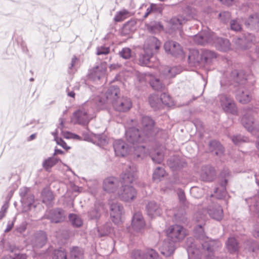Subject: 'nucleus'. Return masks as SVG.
Wrapping results in <instances>:
<instances>
[{
    "label": "nucleus",
    "instance_id": "obj_37",
    "mask_svg": "<svg viewBox=\"0 0 259 259\" xmlns=\"http://www.w3.org/2000/svg\"><path fill=\"white\" fill-rule=\"evenodd\" d=\"M209 146L211 151L215 150L214 153L216 155L220 156L224 152V147L220 142L216 140H212L209 142Z\"/></svg>",
    "mask_w": 259,
    "mask_h": 259
},
{
    "label": "nucleus",
    "instance_id": "obj_57",
    "mask_svg": "<svg viewBox=\"0 0 259 259\" xmlns=\"http://www.w3.org/2000/svg\"><path fill=\"white\" fill-rule=\"evenodd\" d=\"M230 28L231 29L235 31H239L241 30V25L239 22L238 20L234 19L230 21Z\"/></svg>",
    "mask_w": 259,
    "mask_h": 259
},
{
    "label": "nucleus",
    "instance_id": "obj_13",
    "mask_svg": "<svg viewBox=\"0 0 259 259\" xmlns=\"http://www.w3.org/2000/svg\"><path fill=\"white\" fill-rule=\"evenodd\" d=\"M200 178L204 182L213 181L216 178L214 168L209 165L202 166L200 170Z\"/></svg>",
    "mask_w": 259,
    "mask_h": 259
},
{
    "label": "nucleus",
    "instance_id": "obj_25",
    "mask_svg": "<svg viewBox=\"0 0 259 259\" xmlns=\"http://www.w3.org/2000/svg\"><path fill=\"white\" fill-rule=\"evenodd\" d=\"M146 211L147 214L152 218L156 216H159L162 213V209L159 204L154 201H151L148 203L146 205Z\"/></svg>",
    "mask_w": 259,
    "mask_h": 259
},
{
    "label": "nucleus",
    "instance_id": "obj_41",
    "mask_svg": "<svg viewBox=\"0 0 259 259\" xmlns=\"http://www.w3.org/2000/svg\"><path fill=\"white\" fill-rule=\"evenodd\" d=\"M169 166L175 169L181 168L186 165V163L184 161L181 160L178 157H173L170 158L168 161Z\"/></svg>",
    "mask_w": 259,
    "mask_h": 259
},
{
    "label": "nucleus",
    "instance_id": "obj_3",
    "mask_svg": "<svg viewBox=\"0 0 259 259\" xmlns=\"http://www.w3.org/2000/svg\"><path fill=\"white\" fill-rule=\"evenodd\" d=\"M105 101L97 97L84 103L82 107L74 112L72 120L75 123L85 125L95 116V112L105 107Z\"/></svg>",
    "mask_w": 259,
    "mask_h": 259
},
{
    "label": "nucleus",
    "instance_id": "obj_18",
    "mask_svg": "<svg viewBox=\"0 0 259 259\" xmlns=\"http://www.w3.org/2000/svg\"><path fill=\"white\" fill-rule=\"evenodd\" d=\"M110 217L115 224H118L121 221V215L123 211V206L119 203L110 204Z\"/></svg>",
    "mask_w": 259,
    "mask_h": 259
},
{
    "label": "nucleus",
    "instance_id": "obj_11",
    "mask_svg": "<svg viewBox=\"0 0 259 259\" xmlns=\"http://www.w3.org/2000/svg\"><path fill=\"white\" fill-rule=\"evenodd\" d=\"M65 217L64 210L61 208L51 209L47 211L44 215L45 218L50 220L51 222L55 223L63 222Z\"/></svg>",
    "mask_w": 259,
    "mask_h": 259
},
{
    "label": "nucleus",
    "instance_id": "obj_34",
    "mask_svg": "<svg viewBox=\"0 0 259 259\" xmlns=\"http://www.w3.org/2000/svg\"><path fill=\"white\" fill-rule=\"evenodd\" d=\"M188 60L190 63L194 64L202 63L201 50L193 49L190 51L188 56Z\"/></svg>",
    "mask_w": 259,
    "mask_h": 259
},
{
    "label": "nucleus",
    "instance_id": "obj_53",
    "mask_svg": "<svg viewBox=\"0 0 259 259\" xmlns=\"http://www.w3.org/2000/svg\"><path fill=\"white\" fill-rule=\"evenodd\" d=\"M150 157L154 162L158 164H160L163 161L164 158V154L163 152L161 151H158L156 154H151Z\"/></svg>",
    "mask_w": 259,
    "mask_h": 259
},
{
    "label": "nucleus",
    "instance_id": "obj_64",
    "mask_svg": "<svg viewBox=\"0 0 259 259\" xmlns=\"http://www.w3.org/2000/svg\"><path fill=\"white\" fill-rule=\"evenodd\" d=\"M29 191V189L27 187H23L20 189L19 195L22 199L25 200Z\"/></svg>",
    "mask_w": 259,
    "mask_h": 259
},
{
    "label": "nucleus",
    "instance_id": "obj_61",
    "mask_svg": "<svg viewBox=\"0 0 259 259\" xmlns=\"http://www.w3.org/2000/svg\"><path fill=\"white\" fill-rule=\"evenodd\" d=\"M127 12L125 11H120L117 13L114 17V20L116 22H121L125 18V15Z\"/></svg>",
    "mask_w": 259,
    "mask_h": 259
},
{
    "label": "nucleus",
    "instance_id": "obj_26",
    "mask_svg": "<svg viewBox=\"0 0 259 259\" xmlns=\"http://www.w3.org/2000/svg\"><path fill=\"white\" fill-rule=\"evenodd\" d=\"M132 225L133 229L136 231H140L144 228L145 223L141 212H137L134 214Z\"/></svg>",
    "mask_w": 259,
    "mask_h": 259
},
{
    "label": "nucleus",
    "instance_id": "obj_4",
    "mask_svg": "<svg viewBox=\"0 0 259 259\" xmlns=\"http://www.w3.org/2000/svg\"><path fill=\"white\" fill-rule=\"evenodd\" d=\"M136 171V167L134 164H131L122 172L121 182L122 187L117 192L118 196L121 200L128 202L136 197V190L128 185L134 181Z\"/></svg>",
    "mask_w": 259,
    "mask_h": 259
},
{
    "label": "nucleus",
    "instance_id": "obj_50",
    "mask_svg": "<svg viewBox=\"0 0 259 259\" xmlns=\"http://www.w3.org/2000/svg\"><path fill=\"white\" fill-rule=\"evenodd\" d=\"M256 183L259 186V180L256 179ZM252 200L254 203L249 206L250 210L255 211L259 217V194L258 197H255Z\"/></svg>",
    "mask_w": 259,
    "mask_h": 259
},
{
    "label": "nucleus",
    "instance_id": "obj_9",
    "mask_svg": "<svg viewBox=\"0 0 259 259\" xmlns=\"http://www.w3.org/2000/svg\"><path fill=\"white\" fill-rule=\"evenodd\" d=\"M166 233L167 239L174 243L182 240L186 235L184 228L178 225L170 226L167 229Z\"/></svg>",
    "mask_w": 259,
    "mask_h": 259
},
{
    "label": "nucleus",
    "instance_id": "obj_62",
    "mask_svg": "<svg viewBox=\"0 0 259 259\" xmlns=\"http://www.w3.org/2000/svg\"><path fill=\"white\" fill-rule=\"evenodd\" d=\"M2 259H27V256L25 254H15L13 256L7 255Z\"/></svg>",
    "mask_w": 259,
    "mask_h": 259
},
{
    "label": "nucleus",
    "instance_id": "obj_58",
    "mask_svg": "<svg viewBox=\"0 0 259 259\" xmlns=\"http://www.w3.org/2000/svg\"><path fill=\"white\" fill-rule=\"evenodd\" d=\"M219 16L221 21L224 23H227L231 18V13L228 11H224L220 13Z\"/></svg>",
    "mask_w": 259,
    "mask_h": 259
},
{
    "label": "nucleus",
    "instance_id": "obj_5",
    "mask_svg": "<svg viewBox=\"0 0 259 259\" xmlns=\"http://www.w3.org/2000/svg\"><path fill=\"white\" fill-rule=\"evenodd\" d=\"M204 223L196 225L194 229L195 237L201 241V246L203 250L207 251L209 259H219L215 257L214 252L222 246L221 242L218 239H211L206 236L203 228Z\"/></svg>",
    "mask_w": 259,
    "mask_h": 259
},
{
    "label": "nucleus",
    "instance_id": "obj_7",
    "mask_svg": "<svg viewBox=\"0 0 259 259\" xmlns=\"http://www.w3.org/2000/svg\"><path fill=\"white\" fill-rule=\"evenodd\" d=\"M218 102L225 112L236 115L237 107L232 97L226 94H221L218 96Z\"/></svg>",
    "mask_w": 259,
    "mask_h": 259
},
{
    "label": "nucleus",
    "instance_id": "obj_14",
    "mask_svg": "<svg viewBox=\"0 0 259 259\" xmlns=\"http://www.w3.org/2000/svg\"><path fill=\"white\" fill-rule=\"evenodd\" d=\"M164 49L167 54L177 57L183 54V50L180 45L176 41L168 40L164 43Z\"/></svg>",
    "mask_w": 259,
    "mask_h": 259
},
{
    "label": "nucleus",
    "instance_id": "obj_45",
    "mask_svg": "<svg viewBox=\"0 0 259 259\" xmlns=\"http://www.w3.org/2000/svg\"><path fill=\"white\" fill-rule=\"evenodd\" d=\"M149 102L151 107L155 110L159 109L162 107L159 98L157 95H151L149 98Z\"/></svg>",
    "mask_w": 259,
    "mask_h": 259
},
{
    "label": "nucleus",
    "instance_id": "obj_17",
    "mask_svg": "<svg viewBox=\"0 0 259 259\" xmlns=\"http://www.w3.org/2000/svg\"><path fill=\"white\" fill-rule=\"evenodd\" d=\"M156 58L153 57V54H150L148 52H144L139 54L138 59V64L141 66H147L148 67H154L158 63L153 62L156 61Z\"/></svg>",
    "mask_w": 259,
    "mask_h": 259
},
{
    "label": "nucleus",
    "instance_id": "obj_47",
    "mask_svg": "<svg viewBox=\"0 0 259 259\" xmlns=\"http://www.w3.org/2000/svg\"><path fill=\"white\" fill-rule=\"evenodd\" d=\"M147 29L152 33H155L157 31L163 29L162 25L158 22L151 21L146 25Z\"/></svg>",
    "mask_w": 259,
    "mask_h": 259
},
{
    "label": "nucleus",
    "instance_id": "obj_12",
    "mask_svg": "<svg viewBox=\"0 0 259 259\" xmlns=\"http://www.w3.org/2000/svg\"><path fill=\"white\" fill-rule=\"evenodd\" d=\"M112 105L115 110L122 112L128 111L132 106L131 100L127 97L118 98L113 102Z\"/></svg>",
    "mask_w": 259,
    "mask_h": 259
},
{
    "label": "nucleus",
    "instance_id": "obj_10",
    "mask_svg": "<svg viewBox=\"0 0 259 259\" xmlns=\"http://www.w3.org/2000/svg\"><path fill=\"white\" fill-rule=\"evenodd\" d=\"M230 177V171L228 169H224L221 172L220 186L215 188L214 190V192L216 194V197L218 199H221L226 196V185Z\"/></svg>",
    "mask_w": 259,
    "mask_h": 259
},
{
    "label": "nucleus",
    "instance_id": "obj_2",
    "mask_svg": "<svg viewBox=\"0 0 259 259\" xmlns=\"http://www.w3.org/2000/svg\"><path fill=\"white\" fill-rule=\"evenodd\" d=\"M253 77L251 74L247 75L243 70L238 71L234 70L232 71L229 76H223L220 81L221 87L224 90L229 89L227 91L232 90V87H239L236 93L237 100L242 104H246L251 99L250 93L246 90L245 85H253L254 81H248Z\"/></svg>",
    "mask_w": 259,
    "mask_h": 259
},
{
    "label": "nucleus",
    "instance_id": "obj_38",
    "mask_svg": "<svg viewBox=\"0 0 259 259\" xmlns=\"http://www.w3.org/2000/svg\"><path fill=\"white\" fill-rule=\"evenodd\" d=\"M181 68L178 66L166 67L163 71V74L168 78L174 77L177 74L181 73Z\"/></svg>",
    "mask_w": 259,
    "mask_h": 259
},
{
    "label": "nucleus",
    "instance_id": "obj_29",
    "mask_svg": "<svg viewBox=\"0 0 259 259\" xmlns=\"http://www.w3.org/2000/svg\"><path fill=\"white\" fill-rule=\"evenodd\" d=\"M175 243L167 239H165L160 247L161 253L165 256H169L175 250Z\"/></svg>",
    "mask_w": 259,
    "mask_h": 259
},
{
    "label": "nucleus",
    "instance_id": "obj_54",
    "mask_svg": "<svg viewBox=\"0 0 259 259\" xmlns=\"http://www.w3.org/2000/svg\"><path fill=\"white\" fill-rule=\"evenodd\" d=\"M146 254L140 249H135L131 253L132 259H145Z\"/></svg>",
    "mask_w": 259,
    "mask_h": 259
},
{
    "label": "nucleus",
    "instance_id": "obj_49",
    "mask_svg": "<svg viewBox=\"0 0 259 259\" xmlns=\"http://www.w3.org/2000/svg\"><path fill=\"white\" fill-rule=\"evenodd\" d=\"M150 84L154 90L158 91H163L165 88V85L161 82L159 79L156 78L151 79Z\"/></svg>",
    "mask_w": 259,
    "mask_h": 259
},
{
    "label": "nucleus",
    "instance_id": "obj_60",
    "mask_svg": "<svg viewBox=\"0 0 259 259\" xmlns=\"http://www.w3.org/2000/svg\"><path fill=\"white\" fill-rule=\"evenodd\" d=\"M110 52V48L109 47H106L104 46H101L100 47H98L97 48V55H107Z\"/></svg>",
    "mask_w": 259,
    "mask_h": 259
},
{
    "label": "nucleus",
    "instance_id": "obj_39",
    "mask_svg": "<svg viewBox=\"0 0 259 259\" xmlns=\"http://www.w3.org/2000/svg\"><path fill=\"white\" fill-rule=\"evenodd\" d=\"M245 25L248 27H259V14L251 15L245 21Z\"/></svg>",
    "mask_w": 259,
    "mask_h": 259
},
{
    "label": "nucleus",
    "instance_id": "obj_16",
    "mask_svg": "<svg viewBox=\"0 0 259 259\" xmlns=\"http://www.w3.org/2000/svg\"><path fill=\"white\" fill-rule=\"evenodd\" d=\"M47 241L46 233L42 231H39L31 236L30 242L33 247L41 248L44 246Z\"/></svg>",
    "mask_w": 259,
    "mask_h": 259
},
{
    "label": "nucleus",
    "instance_id": "obj_28",
    "mask_svg": "<svg viewBox=\"0 0 259 259\" xmlns=\"http://www.w3.org/2000/svg\"><path fill=\"white\" fill-rule=\"evenodd\" d=\"M212 33L202 32L195 35L194 41L198 45H204L206 44H211L213 40Z\"/></svg>",
    "mask_w": 259,
    "mask_h": 259
},
{
    "label": "nucleus",
    "instance_id": "obj_52",
    "mask_svg": "<svg viewBox=\"0 0 259 259\" xmlns=\"http://www.w3.org/2000/svg\"><path fill=\"white\" fill-rule=\"evenodd\" d=\"M231 140L235 145H239L244 142H247L248 139L241 135H234L231 137Z\"/></svg>",
    "mask_w": 259,
    "mask_h": 259
},
{
    "label": "nucleus",
    "instance_id": "obj_20",
    "mask_svg": "<svg viewBox=\"0 0 259 259\" xmlns=\"http://www.w3.org/2000/svg\"><path fill=\"white\" fill-rule=\"evenodd\" d=\"M160 46V42L156 37L150 36L145 40L143 49L145 52L153 55L154 52L159 49Z\"/></svg>",
    "mask_w": 259,
    "mask_h": 259
},
{
    "label": "nucleus",
    "instance_id": "obj_43",
    "mask_svg": "<svg viewBox=\"0 0 259 259\" xmlns=\"http://www.w3.org/2000/svg\"><path fill=\"white\" fill-rule=\"evenodd\" d=\"M112 229L111 223H106L104 225L98 228V235L103 237L110 233Z\"/></svg>",
    "mask_w": 259,
    "mask_h": 259
},
{
    "label": "nucleus",
    "instance_id": "obj_42",
    "mask_svg": "<svg viewBox=\"0 0 259 259\" xmlns=\"http://www.w3.org/2000/svg\"><path fill=\"white\" fill-rule=\"evenodd\" d=\"M84 251L82 248L75 246L70 250L71 259H83Z\"/></svg>",
    "mask_w": 259,
    "mask_h": 259
},
{
    "label": "nucleus",
    "instance_id": "obj_44",
    "mask_svg": "<svg viewBox=\"0 0 259 259\" xmlns=\"http://www.w3.org/2000/svg\"><path fill=\"white\" fill-rule=\"evenodd\" d=\"M136 22L134 21H128L125 23L122 28L121 33L123 35L129 34L135 30Z\"/></svg>",
    "mask_w": 259,
    "mask_h": 259
},
{
    "label": "nucleus",
    "instance_id": "obj_22",
    "mask_svg": "<svg viewBox=\"0 0 259 259\" xmlns=\"http://www.w3.org/2000/svg\"><path fill=\"white\" fill-rule=\"evenodd\" d=\"M118 186L119 182L115 177H108L103 181V188L108 193H114Z\"/></svg>",
    "mask_w": 259,
    "mask_h": 259
},
{
    "label": "nucleus",
    "instance_id": "obj_51",
    "mask_svg": "<svg viewBox=\"0 0 259 259\" xmlns=\"http://www.w3.org/2000/svg\"><path fill=\"white\" fill-rule=\"evenodd\" d=\"M165 171L163 168L157 167L153 174V179L155 181H160L161 178L164 176Z\"/></svg>",
    "mask_w": 259,
    "mask_h": 259
},
{
    "label": "nucleus",
    "instance_id": "obj_27",
    "mask_svg": "<svg viewBox=\"0 0 259 259\" xmlns=\"http://www.w3.org/2000/svg\"><path fill=\"white\" fill-rule=\"evenodd\" d=\"M84 139L87 141H91L100 146H105L108 143L107 138L103 134H96L92 133L88 136L84 137Z\"/></svg>",
    "mask_w": 259,
    "mask_h": 259
},
{
    "label": "nucleus",
    "instance_id": "obj_1",
    "mask_svg": "<svg viewBox=\"0 0 259 259\" xmlns=\"http://www.w3.org/2000/svg\"><path fill=\"white\" fill-rule=\"evenodd\" d=\"M139 127L140 131L132 127L126 130L125 134L127 141L133 145L137 157H141L144 152L146 148L144 143L152 140L158 132L154 120L148 116L142 117Z\"/></svg>",
    "mask_w": 259,
    "mask_h": 259
},
{
    "label": "nucleus",
    "instance_id": "obj_48",
    "mask_svg": "<svg viewBox=\"0 0 259 259\" xmlns=\"http://www.w3.org/2000/svg\"><path fill=\"white\" fill-rule=\"evenodd\" d=\"M159 99L161 106H162V105H164L166 106L170 107L174 105L171 98L170 97L169 95L167 94L166 93H163L161 94Z\"/></svg>",
    "mask_w": 259,
    "mask_h": 259
},
{
    "label": "nucleus",
    "instance_id": "obj_59",
    "mask_svg": "<svg viewBox=\"0 0 259 259\" xmlns=\"http://www.w3.org/2000/svg\"><path fill=\"white\" fill-rule=\"evenodd\" d=\"M27 226V223L26 222H22L19 225L16 227L15 231L22 234L26 231Z\"/></svg>",
    "mask_w": 259,
    "mask_h": 259
},
{
    "label": "nucleus",
    "instance_id": "obj_32",
    "mask_svg": "<svg viewBox=\"0 0 259 259\" xmlns=\"http://www.w3.org/2000/svg\"><path fill=\"white\" fill-rule=\"evenodd\" d=\"M120 93V90L117 85L110 86L106 92L105 95L107 102L112 104L119 97L118 96Z\"/></svg>",
    "mask_w": 259,
    "mask_h": 259
},
{
    "label": "nucleus",
    "instance_id": "obj_23",
    "mask_svg": "<svg viewBox=\"0 0 259 259\" xmlns=\"http://www.w3.org/2000/svg\"><path fill=\"white\" fill-rule=\"evenodd\" d=\"M106 68L103 64L96 66L89 70V77L94 80H99L105 73Z\"/></svg>",
    "mask_w": 259,
    "mask_h": 259
},
{
    "label": "nucleus",
    "instance_id": "obj_30",
    "mask_svg": "<svg viewBox=\"0 0 259 259\" xmlns=\"http://www.w3.org/2000/svg\"><path fill=\"white\" fill-rule=\"evenodd\" d=\"M46 253L52 259H67V252L63 248L53 249L49 248L46 250Z\"/></svg>",
    "mask_w": 259,
    "mask_h": 259
},
{
    "label": "nucleus",
    "instance_id": "obj_6",
    "mask_svg": "<svg viewBox=\"0 0 259 259\" xmlns=\"http://www.w3.org/2000/svg\"><path fill=\"white\" fill-rule=\"evenodd\" d=\"M255 114L256 111L255 108H248L241 119L244 127L252 134H255L259 131L258 126L254 122V115Z\"/></svg>",
    "mask_w": 259,
    "mask_h": 259
},
{
    "label": "nucleus",
    "instance_id": "obj_15",
    "mask_svg": "<svg viewBox=\"0 0 259 259\" xmlns=\"http://www.w3.org/2000/svg\"><path fill=\"white\" fill-rule=\"evenodd\" d=\"M113 148L115 155L119 157H124L128 153L132 147L122 140H116L113 143Z\"/></svg>",
    "mask_w": 259,
    "mask_h": 259
},
{
    "label": "nucleus",
    "instance_id": "obj_31",
    "mask_svg": "<svg viewBox=\"0 0 259 259\" xmlns=\"http://www.w3.org/2000/svg\"><path fill=\"white\" fill-rule=\"evenodd\" d=\"M202 63L208 65L211 63L217 57L215 52L213 51L202 49L201 50Z\"/></svg>",
    "mask_w": 259,
    "mask_h": 259
},
{
    "label": "nucleus",
    "instance_id": "obj_24",
    "mask_svg": "<svg viewBox=\"0 0 259 259\" xmlns=\"http://www.w3.org/2000/svg\"><path fill=\"white\" fill-rule=\"evenodd\" d=\"M193 238L188 239V243L190 242V244L188 246L187 252L188 259H201L202 253L201 251L196 247L194 243L193 242Z\"/></svg>",
    "mask_w": 259,
    "mask_h": 259
},
{
    "label": "nucleus",
    "instance_id": "obj_63",
    "mask_svg": "<svg viewBox=\"0 0 259 259\" xmlns=\"http://www.w3.org/2000/svg\"><path fill=\"white\" fill-rule=\"evenodd\" d=\"M55 141L58 145L61 146L65 149H69L70 147L68 146L66 143L61 138H55Z\"/></svg>",
    "mask_w": 259,
    "mask_h": 259
},
{
    "label": "nucleus",
    "instance_id": "obj_40",
    "mask_svg": "<svg viewBox=\"0 0 259 259\" xmlns=\"http://www.w3.org/2000/svg\"><path fill=\"white\" fill-rule=\"evenodd\" d=\"M88 216L90 220L98 221L101 216L100 206L95 204L88 212Z\"/></svg>",
    "mask_w": 259,
    "mask_h": 259
},
{
    "label": "nucleus",
    "instance_id": "obj_21",
    "mask_svg": "<svg viewBox=\"0 0 259 259\" xmlns=\"http://www.w3.org/2000/svg\"><path fill=\"white\" fill-rule=\"evenodd\" d=\"M211 44L214 45L218 50L222 52H227L230 48V43L228 39L217 37L214 34Z\"/></svg>",
    "mask_w": 259,
    "mask_h": 259
},
{
    "label": "nucleus",
    "instance_id": "obj_35",
    "mask_svg": "<svg viewBox=\"0 0 259 259\" xmlns=\"http://www.w3.org/2000/svg\"><path fill=\"white\" fill-rule=\"evenodd\" d=\"M226 246L230 253H235L239 250V244L234 237H230L226 242Z\"/></svg>",
    "mask_w": 259,
    "mask_h": 259
},
{
    "label": "nucleus",
    "instance_id": "obj_55",
    "mask_svg": "<svg viewBox=\"0 0 259 259\" xmlns=\"http://www.w3.org/2000/svg\"><path fill=\"white\" fill-rule=\"evenodd\" d=\"M119 55L122 58L128 59L132 56V50L128 48H124L119 52Z\"/></svg>",
    "mask_w": 259,
    "mask_h": 259
},
{
    "label": "nucleus",
    "instance_id": "obj_19",
    "mask_svg": "<svg viewBox=\"0 0 259 259\" xmlns=\"http://www.w3.org/2000/svg\"><path fill=\"white\" fill-rule=\"evenodd\" d=\"M206 211L210 218L218 221H221L224 216L221 206L217 203H212L209 205L206 209Z\"/></svg>",
    "mask_w": 259,
    "mask_h": 259
},
{
    "label": "nucleus",
    "instance_id": "obj_36",
    "mask_svg": "<svg viewBox=\"0 0 259 259\" xmlns=\"http://www.w3.org/2000/svg\"><path fill=\"white\" fill-rule=\"evenodd\" d=\"M60 160V158L55 157L54 156L50 157L44 160L42 164V167L46 171L50 172L52 167Z\"/></svg>",
    "mask_w": 259,
    "mask_h": 259
},
{
    "label": "nucleus",
    "instance_id": "obj_56",
    "mask_svg": "<svg viewBox=\"0 0 259 259\" xmlns=\"http://www.w3.org/2000/svg\"><path fill=\"white\" fill-rule=\"evenodd\" d=\"M159 255L158 253L153 249H147L145 259H158Z\"/></svg>",
    "mask_w": 259,
    "mask_h": 259
},
{
    "label": "nucleus",
    "instance_id": "obj_8",
    "mask_svg": "<svg viewBox=\"0 0 259 259\" xmlns=\"http://www.w3.org/2000/svg\"><path fill=\"white\" fill-rule=\"evenodd\" d=\"M259 42V37H256L250 33L243 34L241 37L234 39V42L239 49L246 50L251 47V45Z\"/></svg>",
    "mask_w": 259,
    "mask_h": 259
},
{
    "label": "nucleus",
    "instance_id": "obj_46",
    "mask_svg": "<svg viewBox=\"0 0 259 259\" xmlns=\"http://www.w3.org/2000/svg\"><path fill=\"white\" fill-rule=\"evenodd\" d=\"M68 218L69 221L74 227H80L83 224V222L81 219L75 214L71 213L69 215Z\"/></svg>",
    "mask_w": 259,
    "mask_h": 259
},
{
    "label": "nucleus",
    "instance_id": "obj_33",
    "mask_svg": "<svg viewBox=\"0 0 259 259\" xmlns=\"http://www.w3.org/2000/svg\"><path fill=\"white\" fill-rule=\"evenodd\" d=\"M42 201L47 205L52 204L54 199V196L53 192L48 187L44 188L41 193Z\"/></svg>",
    "mask_w": 259,
    "mask_h": 259
}]
</instances>
